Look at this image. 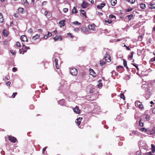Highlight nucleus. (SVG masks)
Returning <instances> with one entry per match:
<instances>
[{
	"label": "nucleus",
	"instance_id": "30",
	"mask_svg": "<svg viewBox=\"0 0 155 155\" xmlns=\"http://www.w3.org/2000/svg\"><path fill=\"white\" fill-rule=\"evenodd\" d=\"M134 53V52L133 51L131 52H130L131 55L129 56V58L131 59L132 58Z\"/></svg>",
	"mask_w": 155,
	"mask_h": 155
},
{
	"label": "nucleus",
	"instance_id": "49",
	"mask_svg": "<svg viewBox=\"0 0 155 155\" xmlns=\"http://www.w3.org/2000/svg\"><path fill=\"white\" fill-rule=\"evenodd\" d=\"M47 35H48V37H50V36H51L52 35V33L51 32H48V34Z\"/></svg>",
	"mask_w": 155,
	"mask_h": 155
},
{
	"label": "nucleus",
	"instance_id": "15",
	"mask_svg": "<svg viewBox=\"0 0 155 155\" xmlns=\"http://www.w3.org/2000/svg\"><path fill=\"white\" fill-rule=\"evenodd\" d=\"M64 20L59 21V24L60 25L61 27L64 26Z\"/></svg>",
	"mask_w": 155,
	"mask_h": 155
},
{
	"label": "nucleus",
	"instance_id": "10",
	"mask_svg": "<svg viewBox=\"0 0 155 155\" xmlns=\"http://www.w3.org/2000/svg\"><path fill=\"white\" fill-rule=\"evenodd\" d=\"M74 111V112L79 114L80 113V110H79L78 107L76 106L75 108L73 109Z\"/></svg>",
	"mask_w": 155,
	"mask_h": 155
},
{
	"label": "nucleus",
	"instance_id": "59",
	"mask_svg": "<svg viewBox=\"0 0 155 155\" xmlns=\"http://www.w3.org/2000/svg\"><path fill=\"white\" fill-rule=\"evenodd\" d=\"M47 148V147H45L43 149L42 152L43 153H44L45 150H46V148Z\"/></svg>",
	"mask_w": 155,
	"mask_h": 155
},
{
	"label": "nucleus",
	"instance_id": "57",
	"mask_svg": "<svg viewBox=\"0 0 155 155\" xmlns=\"http://www.w3.org/2000/svg\"><path fill=\"white\" fill-rule=\"evenodd\" d=\"M8 41H5L3 42V44L4 45H7L8 44Z\"/></svg>",
	"mask_w": 155,
	"mask_h": 155
},
{
	"label": "nucleus",
	"instance_id": "43",
	"mask_svg": "<svg viewBox=\"0 0 155 155\" xmlns=\"http://www.w3.org/2000/svg\"><path fill=\"white\" fill-rule=\"evenodd\" d=\"M16 45L17 47H20L21 44L19 42H17L16 43Z\"/></svg>",
	"mask_w": 155,
	"mask_h": 155
},
{
	"label": "nucleus",
	"instance_id": "27",
	"mask_svg": "<svg viewBox=\"0 0 155 155\" xmlns=\"http://www.w3.org/2000/svg\"><path fill=\"white\" fill-rule=\"evenodd\" d=\"M151 146L152 150L153 151V153H154V152L155 151V147L154 145L153 144H152L151 145Z\"/></svg>",
	"mask_w": 155,
	"mask_h": 155
},
{
	"label": "nucleus",
	"instance_id": "60",
	"mask_svg": "<svg viewBox=\"0 0 155 155\" xmlns=\"http://www.w3.org/2000/svg\"><path fill=\"white\" fill-rule=\"evenodd\" d=\"M152 111L153 113L155 114V108H154L153 109Z\"/></svg>",
	"mask_w": 155,
	"mask_h": 155
},
{
	"label": "nucleus",
	"instance_id": "9",
	"mask_svg": "<svg viewBox=\"0 0 155 155\" xmlns=\"http://www.w3.org/2000/svg\"><path fill=\"white\" fill-rule=\"evenodd\" d=\"M89 72H90V75H91L92 76H93L94 77L96 76V74L94 72V70L93 69H89Z\"/></svg>",
	"mask_w": 155,
	"mask_h": 155
},
{
	"label": "nucleus",
	"instance_id": "19",
	"mask_svg": "<svg viewBox=\"0 0 155 155\" xmlns=\"http://www.w3.org/2000/svg\"><path fill=\"white\" fill-rule=\"evenodd\" d=\"M4 18L3 17L1 13H0V23H2L4 21Z\"/></svg>",
	"mask_w": 155,
	"mask_h": 155
},
{
	"label": "nucleus",
	"instance_id": "8",
	"mask_svg": "<svg viewBox=\"0 0 155 155\" xmlns=\"http://www.w3.org/2000/svg\"><path fill=\"white\" fill-rule=\"evenodd\" d=\"M2 33L4 36L5 37L8 36L9 34V32L6 29L4 30Z\"/></svg>",
	"mask_w": 155,
	"mask_h": 155
},
{
	"label": "nucleus",
	"instance_id": "4",
	"mask_svg": "<svg viewBox=\"0 0 155 155\" xmlns=\"http://www.w3.org/2000/svg\"><path fill=\"white\" fill-rule=\"evenodd\" d=\"M53 39L55 41L59 40L61 41L62 39V38L60 35L56 36Z\"/></svg>",
	"mask_w": 155,
	"mask_h": 155
},
{
	"label": "nucleus",
	"instance_id": "31",
	"mask_svg": "<svg viewBox=\"0 0 155 155\" xmlns=\"http://www.w3.org/2000/svg\"><path fill=\"white\" fill-rule=\"evenodd\" d=\"M73 24L74 25H81V23L78 22V21H75L73 22Z\"/></svg>",
	"mask_w": 155,
	"mask_h": 155
},
{
	"label": "nucleus",
	"instance_id": "55",
	"mask_svg": "<svg viewBox=\"0 0 155 155\" xmlns=\"http://www.w3.org/2000/svg\"><path fill=\"white\" fill-rule=\"evenodd\" d=\"M48 35H45L44 36L43 38L45 39H46L48 38Z\"/></svg>",
	"mask_w": 155,
	"mask_h": 155
},
{
	"label": "nucleus",
	"instance_id": "42",
	"mask_svg": "<svg viewBox=\"0 0 155 155\" xmlns=\"http://www.w3.org/2000/svg\"><path fill=\"white\" fill-rule=\"evenodd\" d=\"M109 17L110 18H115V16L111 14L109 15Z\"/></svg>",
	"mask_w": 155,
	"mask_h": 155
},
{
	"label": "nucleus",
	"instance_id": "40",
	"mask_svg": "<svg viewBox=\"0 0 155 155\" xmlns=\"http://www.w3.org/2000/svg\"><path fill=\"white\" fill-rule=\"evenodd\" d=\"M140 130L142 131L146 132L147 131V130L145 128H140Z\"/></svg>",
	"mask_w": 155,
	"mask_h": 155
},
{
	"label": "nucleus",
	"instance_id": "24",
	"mask_svg": "<svg viewBox=\"0 0 155 155\" xmlns=\"http://www.w3.org/2000/svg\"><path fill=\"white\" fill-rule=\"evenodd\" d=\"M72 13H77V10L75 7H74L72 11Z\"/></svg>",
	"mask_w": 155,
	"mask_h": 155
},
{
	"label": "nucleus",
	"instance_id": "2",
	"mask_svg": "<svg viewBox=\"0 0 155 155\" xmlns=\"http://www.w3.org/2000/svg\"><path fill=\"white\" fill-rule=\"evenodd\" d=\"M71 74L74 76L76 75L78 73V71L76 68H72L70 71Z\"/></svg>",
	"mask_w": 155,
	"mask_h": 155
},
{
	"label": "nucleus",
	"instance_id": "38",
	"mask_svg": "<svg viewBox=\"0 0 155 155\" xmlns=\"http://www.w3.org/2000/svg\"><path fill=\"white\" fill-rule=\"evenodd\" d=\"M155 133V127H154L151 131V134H153Z\"/></svg>",
	"mask_w": 155,
	"mask_h": 155
},
{
	"label": "nucleus",
	"instance_id": "13",
	"mask_svg": "<svg viewBox=\"0 0 155 155\" xmlns=\"http://www.w3.org/2000/svg\"><path fill=\"white\" fill-rule=\"evenodd\" d=\"M110 5L113 6H115L117 3V0H110Z\"/></svg>",
	"mask_w": 155,
	"mask_h": 155
},
{
	"label": "nucleus",
	"instance_id": "51",
	"mask_svg": "<svg viewBox=\"0 0 155 155\" xmlns=\"http://www.w3.org/2000/svg\"><path fill=\"white\" fill-rule=\"evenodd\" d=\"M17 94V93L16 92H15L13 93L12 96L14 98L15 97V96Z\"/></svg>",
	"mask_w": 155,
	"mask_h": 155
},
{
	"label": "nucleus",
	"instance_id": "46",
	"mask_svg": "<svg viewBox=\"0 0 155 155\" xmlns=\"http://www.w3.org/2000/svg\"><path fill=\"white\" fill-rule=\"evenodd\" d=\"M124 47H126L127 50H130V49L128 46H127L125 45H124Z\"/></svg>",
	"mask_w": 155,
	"mask_h": 155
},
{
	"label": "nucleus",
	"instance_id": "58",
	"mask_svg": "<svg viewBox=\"0 0 155 155\" xmlns=\"http://www.w3.org/2000/svg\"><path fill=\"white\" fill-rule=\"evenodd\" d=\"M12 71L13 72H15L17 71V69L15 68H12Z\"/></svg>",
	"mask_w": 155,
	"mask_h": 155
},
{
	"label": "nucleus",
	"instance_id": "39",
	"mask_svg": "<svg viewBox=\"0 0 155 155\" xmlns=\"http://www.w3.org/2000/svg\"><path fill=\"white\" fill-rule=\"evenodd\" d=\"M105 23H108L109 24H111L112 22V21L111 20H109L107 21V20H105Z\"/></svg>",
	"mask_w": 155,
	"mask_h": 155
},
{
	"label": "nucleus",
	"instance_id": "56",
	"mask_svg": "<svg viewBox=\"0 0 155 155\" xmlns=\"http://www.w3.org/2000/svg\"><path fill=\"white\" fill-rule=\"evenodd\" d=\"M97 86L98 88L101 87L102 86V84L101 83H100L97 85Z\"/></svg>",
	"mask_w": 155,
	"mask_h": 155
},
{
	"label": "nucleus",
	"instance_id": "11",
	"mask_svg": "<svg viewBox=\"0 0 155 155\" xmlns=\"http://www.w3.org/2000/svg\"><path fill=\"white\" fill-rule=\"evenodd\" d=\"M94 26V25H88V28L90 30L92 31H95V29Z\"/></svg>",
	"mask_w": 155,
	"mask_h": 155
},
{
	"label": "nucleus",
	"instance_id": "41",
	"mask_svg": "<svg viewBox=\"0 0 155 155\" xmlns=\"http://www.w3.org/2000/svg\"><path fill=\"white\" fill-rule=\"evenodd\" d=\"M139 125L141 127L143 126V123L142 122H141V119L139 121Z\"/></svg>",
	"mask_w": 155,
	"mask_h": 155
},
{
	"label": "nucleus",
	"instance_id": "35",
	"mask_svg": "<svg viewBox=\"0 0 155 155\" xmlns=\"http://www.w3.org/2000/svg\"><path fill=\"white\" fill-rule=\"evenodd\" d=\"M81 14L83 15V16L86 17V15L85 14V12L84 10H81Z\"/></svg>",
	"mask_w": 155,
	"mask_h": 155
},
{
	"label": "nucleus",
	"instance_id": "17",
	"mask_svg": "<svg viewBox=\"0 0 155 155\" xmlns=\"http://www.w3.org/2000/svg\"><path fill=\"white\" fill-rule=\"evenodd\" d=\"M81 31L83 32L86 33L87 32V29L85 27H82L81 28Z\"/></svg>",
	"mask_w": 155,
	"mask_h": 155
},
{
	"label": "nucleus",
	"instance_id": "7",
	"mask_svg": "<svg viewBox=\"0 0 155 155\" xmlns=\"http://www.w3.org/2000/svg\"><path fill=\"white\" fill-rule=\"evenodd\" d=\"M135 104H137V105L141 109H143V104L140 102L136 101L135 102Z\"/></svg>",
	"mask_w": 155,
	"mask_h": 155
},
{
	"label": "nucleus",
	"instance_id": "29",
	"mask_svg": "<svg viewBox=\"0 0 155 155\" xmlns=\"http://www.w3.org/2000/svg\"><path fill=\"white\" fill-rule=\"evenodd\" d=\"M39 37V35L36 34L35 36L33 37L32 38L34 40H35L37 38H38Z\"/></svg>",
	"mask_w": 155,
	"mask_h": 155
},
{
	"label": "nucleus",
	"instance_id": "12",
	"mask_svg": "<svg viewBox=\"0 0 155 155\" xmlns=\"http://www.w3.org/2000/svg\"><path fill=\"white\" fill-rule=\"evenodd\" d=\"M105 5V3H101L98 5L97 7L99 9H102Z\"/></svg>",
	"mask_w": 155,
	"mask_h": 155
},
{
	"label": "nucleus",
	"instance_id": "3",
	"mask_svg": "<svg viewBox=\"0 0 155 155\" xmlns=\"http://www.w3.org/2000/svg\"><path fill=\"white\" fill-rule=\"evenodd\" d=\"M104 58L107 62H110L111 61L110 55L107 54H105Z\"/></svg>",
	"mask_w": 155,
	"mask_h": 155
},
{
	"label": "nucleus",
	"instance_id": "16",
	"mask_svg": "<svg viewBox=\"0 0 155 155\" xmlns=\"http://www.w3.org/2000/svg\"><path fill=\"white\" fill-rule=\"evenodd\" d=\"M58 60L56 58L54 59V62L55 63V65L56 67V68L57 69H58L59 68V67L58 65Z\"/></svg>",
	"mask_w": 155,
	"mask_h": 155
},
{
	"label": "nucleus",
	"instance_id": "28",
	"mask_svg": "<svg viewBox=\"0 0 155 155\" xmlns=\"http://www.w3.org/2000/svg\"><path fill=\"white\" fill-rule=\"evenodd\" d=\"M128 2L133 4L135 2V0H126Z\"/></svg>",
	"mask_w": 155,
	"mask_h": 155
},
{
	"label": "nucleus",
	"instance_id": "32",
	"mask_svg": "<svg viewBox=\"0 0 155 155\" xmlns=\"http://www.w3.org/2000/svg\"><path fill=\"white\" fill-rule=\"evenodd\" d=\"M150 118V117L148 114H147L145 116V119L147 121H148L149 120Z\"/></svg>",
	"mask_w": 155,
	"mask_h": 155
},
{
	"label": "nucleus",
	"instance_id": "45",
	"mask_svg": "<svg viewBox=\"0 0 155 155\" xmlns=\"http://www.w3.org/2000/svg\"><path fill=\"white\" fill-rule=\"evenodd\" d=\"M68 9L67 8H64L63 9V11L64 12H68Z\"/></svg>",
	"mask_w": 155,
	"mask_h": 155
},
{
	"label": "nucleus",
	"instance_id": "25",
	"mask_svg": "<svg viewBox=\"0 0 155 155\" xmlns=\"http://www.w3.org/2000/svg\"><path fill=\"white\" fill-rule=\"evenodd\" d=\"M140 6L141 8L142 9H144L146 8V5L144 4H140Z\"/></svg>",
	"mask_w": 155,
	"mask_h": 155
},
{
	"label": "nucleus",
	"instance_id": "64",
	"mask_svg": "<svg viewBox=\"0 0 155 155\" xmlns=\"http://www.w3.org/2000/svg\"><path fill=\"white\" fill-rule=\"evenodd\" d=\"M9 79V78H8L7 77H5V78H4V80H5V81H7V80H8Z\"/></svg>",
	"mask_w": 155,
	"mask_h": 155
},
{
	"label": "nucleus",
	"instance_id": "63",
	"mask_svg": "<svg viewBox=\"0 0 155 155\" xmlns=\"http://www.w3.org/2000/svg\"><path fill=\"white\" fill-rule=\"evenodd\" d=\"M133 15L132 14H131L130 15H127V16L128 17V18H129L130 17H132L133 16Z\"/></svg>",
	"mask_w": 155,
	"mask_h": 155
},
{
	"label": "nucleus",
	"instance_id": "1",
	"mask_svg": "<svg viewBox=\"0 0 155 155\" xmlns=\"http://www.w3.org/2000/svg\"><path fill=\"white\" fill-rule=\"evenodd\" d=\"M27 50L26 49V46L24 44L22 45V48L19 49V52L20 54H24L25 52H26Z\"/></svg>",
	"mask_w": 155,
	"mask_h": 155
},
{
	"label": "nucleus",
	"instance_id": "50",
	"mask_svg": "<svg viewBox=\"0 0 155 155\" xmlns=\"http://www.w3.org/2000/svg\"><path fill=\"white\" fill-rule=\"evenodd\" d=\"M28 33H32L33 31H32V28H30L28 31Z\"/></svg>",
	"mask_w": 155,
	"mask_h": 155
},
{
	"label": "nucleus",
	"instance_id": "23",
	"mask_svg": "<svg viewBox=\"0 0 155 155\" xmlns=\"http://www.w3.org/2000/svg\"><path fill=\"white\" fill-rule=\"evenodd\" d=\"M123 64L124 66L127 69H128V67L127 66V61L123 59Z\"/></svg>",
	"mask_w": 155,
	"mask_h": 155
},
{
	"label": "nucleus",
	"instance_id": "18",
	"mask_svg": "<svg viewBox=\"0 0 155 155\" xmlns=\"http://www.w3.org/2000/svg\"><path fill=\"white\" fill-rule=\"evenodd\" d=\"M87 4L83 1V3L81 5V7L82 8H85L87 7Z\"/></svg>",
	"mask_w": 155,
	"mask_h": 155
},
{
	"label": "nucleus",
	"instance_id": "33",
	"mask_svg": "<svg viewBox=\"0 0 155 155\" xmlns=\"http://www.w3.org/2000/svg\"><path fill=\"white\" fill-rule=\"evenodd\" d=\"M105 63V61H100V64L101 66H102L104 65Z\"/></svg>",
	"mask_w": 155,
	"mask_h": 155
},
{
	"label": "nucleus",
	"instance_id": "34",
	"mask_svg": "<svg viewBox=\"0 0 155 155\" xmlns=\"http://www.w3.org/2000/svg\"><path fill=\"white\" fill-rule=\"evenodd\" d=\"M10 52L13 55H15L16 53V52L15 51L11 50L10 51Z\"/></svg>",
	"mask_w": 155,
	"mask_h": 155
},
{
	"label": "nucleus",
	"instance_id": "14",
	"mask_svg": "<svg viewBox=\"0 0 155 155\" xmlns=\"http://www.w3.org/2000/svg\"><path fill=\"white\" fill-rule=\"evenodd\" d=\"M82 119V117H79L76 119V122L78 125H79L80 124Z\"/></svg>",
	"mask_w": 155,
	"mask_h": 155
},
{
	"label": "nucleus",
	"instance_id": "21",
	"mask_svg": "<svg viewBox=\"0 0 155 155\" xmlns=\"http://www.w3.org/2000/svg\"><path fill=\"white\" fill-rule=\"evenodd\" d=\"M137 132L136 131H133L130 134V136H133L134 135H136Z\"/></svg>",
	"mask_w": 155,
	"mask_h": 155
},
{
	"label": "nucleus",
	"instance_id": "62",
	"mask_svg": "<svg viewBox=\"0 0 155 155\" xmlns=\"http://www.w3.org/2000/svg\"><path fill=\"white\" fill-rule=\"evenodd\" d=\"M155 61V57L151 59V61Z\"/></svg>",
	"mask_w": 155,
	"mask_h": 155
},
{
	"label": "nucleus",
	"instance_id": "48",
	"mask_svg": "<svg viewBox=\"0 0 155 155\" xmlns=\"http://www.w3.org/2000/svg\"><path fill=\"white\" fill-rule=\"evenodd\" d=\"M132 10H133L132 8H128L127 10V12H130L131 11H132Z\"/></svg>",
	"mask_w": 155,
	"mask_h": 155
},
{
	"label": "nucleus",
	"instance_id": "53",
	"mask_svg": "<svg viewBox=\"0 0 155 155\" xmlns=\"http://www.w3.org/2000/svg\"><path fill=\"white\" fill-rule=\"evenodd\" d=\"M11 84V82L10 81H9L6 83V84L7 86H10Z\"/></svg>",
	"mask_w": 155,
	"mask_h": 155
},
{
	"label": "nucleus",
	"instance_id": "37",
	"mask_svg": "<svg viewBox=\"0 0 155 155\" xmlns=\"http://www.w3.org/2000/svg\"><path fill=\"white\" fill-rule=\"evenodd\" d=\"M120 97L121 98L123 99L124 100H125V97L123 93H121L120 94Z\"/></svg>",
	"mask_w": 155,
	"mask_h": 155
},
{
	"label": "nucleus",
	"instance_id": "44",
	"mask_svg": "<svg viewBox=\"0 0 155 155\" xmlns=\"http://www.w3.org/2000/svg\"><path fill=\"white\" fill-rule=\"evenodd\" d=\"M74 31L76 32H78L79 31V29L78 28H75L74 29Z\"/></svg>",
	"mask_w": 155,
	"mask_h": 155
},
{
	"label": "nucleus",
	"instance_id": "22",
	"mask_svg": "<svg viewBox=\"0 0 155 155\" xmlns=\"http://www.w3.org/2000/svg\"><path fill=\"white\" fill-rule=\"evenodd\" d=\"M64 99H62L58 102V104L61 105H63L64 104Z\"/></svg>",
	"mask_w": 155,
	"mask_h": 155
},
{
	"label": "nucleus",
	"instance_id": "61",
	"mask_svg": "<svg viewBox=\"0 0 155 155\" xmlns=\"http://www.w3.org/2000/svg\"><path fill=\"white\" fill-rule=\"evenodd\" d=\"M48 14V12L46 11H45V13H44V15H45V16H47V14Z\"/></svg>",
	"mask_w": 155,
	"mask_h": 155
},
{
	"label": "nucleus",
	"instance_id": "26",
	"mask_svg": "<svg viewBox=\"0 0 155 155\" xmlns=\"http://www.w3.org/2000/svg\"><path fill=\"white\" fill-rule=\"evenodd\" d=\"M23 8H19L18 9V12L20 13H22L23 11Z\"/></svg>",
	"mask_w": 155,
	"mask_h": 155
},
{
	"label": "nucleus",
	"instance_id": "47",
	"mask_svg": "<svg viewBox=\"0 0 155 155\" xmlns=\"http://www.w3.org/2000/svg\"><path fill=\"white\" fill-rule=\"evenodd\" d=\"M23 1L25 4L26 5L28 4V2L27 1V0H23Z\"/></svg>",
	"mask_w": 155,
	"mask_h": 155
},
{
	"label": "nucleus",
	"instance_id": "54",
	"mask_svg": "<svg viewBox=\"0 0 155 155\" xmlns=\"http://www.w3.org/2000/svg\"><path fill=\"white\" fill-rule=\"evenodd\" d=\"M126 79L127 80H129L130 79V77L128 75H127L126 76V77H125Z\"/></svg>",
	"mask_w": 155,
	"mask_h": 155
},
{
	"label": "nucleus",
	"instance_id": "5",
	"mask_svg": "<svg viewBox=\"0 0 155 155\" xmlns=\"http://www.w3.org/2000/svg\"><path fill=\"white\" fill-rule=\"evenodd\" d=\"M8 138L9 140L12 142L13 143H15L16 141V139L13 137L9 136L8 137Z\"/></svg>",
	"mask_w": 155,
	"mask_h": 155
},
{
	"label": "nucleus",
	"instance_id": "36",
	"mask_svg": "<svg viewBox=\"0 0 155 155\" xmlns=\"http://www.w3.org/2000/svg\"><path fill=\"white\" fill-rule=\"evenodd\" d=\"M67 35L68 36V37H69L71 38H74L73 36L72 35L71 33H68Z\"/></svg>",
	"mask_w": 155,
	"mask_h": 155
},
{
	"label": "nucleus",
	"instance_id": "6",
	"mask_svg": "<svg viewBox=\"0 0 155 155\" xmlns=\"http://www.w3.org/2000/svg\"><path fill=\"white\" fill-rule=\"evenodd\" d=\"M20 39L22 41H27L28 39L26 36L25 35H22L21 36Z\"/></svg>",
	"mask_w": 155,
	"mask_h": 155
},
{
	"label": "nucleus",
	"instance_id": "52",
	"mask_svg": "<svg viewBox=\"0 0 155 155\" xmlns=\"http://www.w3.org/2000/svg\"><path fill=\"white\" fill-rule=\"evenodd\" d=\"M145 155H153V154L151 152H149V153H146Z\"/></svg>",
	"mask_w": 155,
	"mask_h": 155
},
{
	"label": "nucleus",
	"instance_id": "20",
	"mask_svg": "<svg viewBox=\"0 0 155 155\" xmlns=\"http://www.w3.org/2000/svg\"><path fill=\"white\" fill-rule=\"evenodd\" d=\"M149 8L151 9L155 8V3H151V4L149 6Z\"/></svg>",
	"mask_w": 155,
	"mask_h": 155
}]
</instances>
